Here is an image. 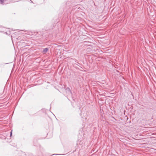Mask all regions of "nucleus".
Instances as JSON below:
<instances>
[{
  "label": "nucleus",
  "mask_w": 156,
  "mask_h": 156,
  "mask_svg": "<svg viewBox=\"0 0 156 156\" xmlns=\"http://www.w3.org/2000/svg\"><path fill=\"white\" fill-rule=\"evenodd\" d=\"M86 3L85 5H77L74 6L73 9H76L77 10H92L94 9L95 5L94 1H90L89 2V1L87 0L86 1Z\"/></svg>",
  "instance_id": "1"
},
{
  "label": "nucleus",
  "mask_w": 156,
  "mask_h": 156,
  "mask_svg": "<svg viewBox=\"0 0 156 156\" xmlns=\"http://www.w3.org/2000/svg\"><path fill=\"white\" fill-rule=\"evenodd\" d=\"M73 0H68L65 2L61 5V7L63 9H69L72 6H73Z\"/></svg>",
  "instance_id": "2"
},
{
  "label": "nucleus",
  "mask_w": 156,
  "mask_h": 156,
  "mask_svg": "<svg viewBox=\"0 0 156 156\" xmlns=\"http://www.w3.org/2000/svg\"><path fill=\"white\" fill-rule=\"evenodd\" d=\"M82 0H73V2H72L73 6V7L72 10H73V9L75 10V9H73V8H74V6H75L77 5H78V4H77L79 2H82Z\"/></svg>",
  "instance_id": "3"
},
{
  "label": "nucleus",
  "mask_w": 156,
  "mask_h": 156,
  "mask_svg": "<svg viewBox=\"0 0 156 156\" xmlns=\"http://www.w3.org/2000/svg\"><path fill=\"white\" fill-rule=\"evenodd\" d=\"M48 50V48H45L44 49L43 51V53L44 54H45L47 52Z\"/></svg>",
  "instance_id": "4"
},
{
  "label": "nucleus",
  "mask_w": 156,
  "mask_h": 156,
  "mask_svg": "<svg viewBox=\"0 0 156 156\" xmlns=\"http://www.w3.org/2000/svg\"><path fill=\"white\" fill-rule=\"evenodd\" d=\"M4 1V0H0V2L1 4Z\"/></svg>",
  "instance_id": "5"
},
{
  "label": "nucleus",
  "mask_w": 156,
  "mask_h": 156,
  "mask_svg": "<svg viewBox=\"0 0 156 156\" xmlns=\"http://www.w3.org/2000/svg\"><path fill=\"white\" fill-rule=\"evenodd\" d=\"M12 130L10 132V136H12Z\"/></svg>",
  "instance_id": "6"
},
{
  "label": "nucleus",
  "mask_w": 156,
  "mask_h": 156,
  "mask_svg": "<svg viewBox=\"0 0 156 156\" xmlns=\"http://www.w3.org/2000/svg\"><path fill=\"white\" fill-rule=\"evenodd\" d=\"M30 1L31 3H33V2L32 1L30 0Z\"/></svg>",
  "instance_id": "7"
},
{
  "label": "nucleus",
  "mask_w": 156,
  "mask_h": 156,
  "mask_svg": "<svg viewBox=\"0 0 156 156\" xmlns=\"http://www.w3.org/2000/svg\"><path fill=\"white\" fill-rule=\"evenodd\" d=\"M7 0H4V1H7Z\"/></svg>",
  "instance_id": "8"
}]
</instances>
